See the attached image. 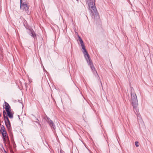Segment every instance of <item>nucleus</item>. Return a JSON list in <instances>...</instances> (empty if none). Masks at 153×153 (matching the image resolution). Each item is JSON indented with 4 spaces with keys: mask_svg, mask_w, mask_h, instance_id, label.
<instances>
[{
    "mask_svg": "<svg viewBox=\"0 0 153 153\" xmlns=\"http://www.w3.org/2000/svg\"><path fill=\"white\" fill-rule=\"evenodd\" d=\"M88 6V9L90 11V14L93 19H96L99 18V13L95 6V0H86Z\"/></svg>",
    "mask_w": 153,
    "mask_h": 153,
    "instance_id": "1",
    "label": "nucleus"
},
{
    "mask_svg": "<svg viewBox=\"0 0 153 153\" xmlns=\"http://www.w3.org/2000/svg\"><path fill=\"white\" fill-rule=\"evenodd\" d=\"M131 102L133 108L136 111L138 110V102L137 96L134 93H131Z\"/></svg>",
    "mask_w": 153,
    "mask_h": 153,
    "instance_id": "2",
    "label": "nucleus"
},
{
    "mask_svg": "<svg viewBox=\"0 0 153 153\" xmlns=\"http://www.w3.org/2000/svg\"><path fill=\"white\" fill-rule=\"evenodd\" d=\"M86 57H85L87 61L88 62V64L90 66V68L93 71V73L95 74L96 73L97 74V75L98 76V75L97 74V71L95 70V69L93 65V63L92 62L91 60L90 59V57L89 56V54H87V55H86Z\"/></svg>",
    "mask_w": 153,
    "mask_h": 153,
    "instance_id": "3",
    "label": "nucleus"
},
{
    "mask_svg": "<svg viewBox=\"0 0 153 153\" xmlns=\"http://www.w3.org/2000/svg\"><path fill=\"white\" fill-rule=\"evenodd\" d=\"M78 37L79 38V40L81 44L82 49L83 50L82 51L85 57H86V55L88 54L86 51V50L85 48V46L84 45V43L82 39L79 36H78Z\"/></svg>",
    "mask_w": 153,
    "mask_h": 153,
    "instance_id": "4",
    "label": "nucleus"
},
{
    "mask_svg": "<svg viewBox=\"0 0 153 153\" xmlns=\"http://www.w3.org/2000/svg\"><path fill=\"white\" fill-rule=\"evenodd\" d=\"M4 113L6 114L4 111V120L5 123V125L6 126L7 128L8 129H10V121L8 119V117L7 116H5L4 115Z\"/></svg>",
    "mask_w": 153,
    "mask_h": 153,
    "instance_id": "5",
    "label": "nucleus"
},
{
    "mask_svg": "<svg viewBox=\"0 0 153 153\" xmlns=\"http://www.w3.org/2000/svg\"><path fill=\"white\" fill-rule=\"evenodd\" d=\"M20 3H21V5H20V8L21 9L23 10H25L26 12L28 13V7L27 5L26 4H22V0H20Z\"/></svg>",
    "mask_w": 153,
    "mask_h": 153,
    "instance_id": "6",
    "label": "nucleus"
},
{
    "mask_svg": "<svg viewBox=\"0 0 153 153\" xmlns=\"http://www.w3.org/2000/svg\"><path fill=\"white\" fill-rule=\"evenodd\" d=\"M47 122L51 128H53L54 130H55V127L53 121L51 120H48Z\"/></svg>",
    "mask_w": 153,
    "mask_h": 153,
    "instance_id": "7",
    "label": "nucleus"
},
{
    "mask_svg": "<svg viewBox=\"0 0 153 153\" xmlns=\"http://www.w3.org/2000/svg\"><path fill=\"white\" fill-rule=\"evenodd\" d=\"M0 131L1 132V134L3 136L7 134L5 131V128L3 126H2L1 127Z\"/></svg>",
    "mask_w": 153,
    "mask_h": 153,
    "instance_id": "8",
    "label": "nucleus"
},
{
    "mask_svg": "<svg viewBox=\"0 0 153 153\" xmlns=\"http://www.w3.org/2000/svg\"><path fill=\"white\" fill-rule=\"evenodd\" d=\"M7 115L8 116V117L10 118H13V113L10 111V110H7V111H6Z\"/></svg>",
    "mask_w": 153,
    "mask_h": 153,
    "instance_id": "9",
    "label": "nucleus"
},
{
    "mask_svg": "<svg viewBox=\"0 0 153 153\" xmlns=\"http://www.w3.org/2000/svg\"><path fill=\"white\" fill-rule=\"evenodd\" d=\"M5 106L6 111H7H7L9 110L10 106L9 104L6 102H5Z\"/></svg>",
    "mask_w": 153,
    "mask_h": 153,
    "instance_id": "10",
    "label": "nucleus"
},
{
    "mask_svg": "<svg viewBox=\"0 0 153 153\" xmlns=\"http://www.w3.org/2000/svg\"><path fill=\"white\" fill-rule=\"evenodd\" d=\"M30 35L31 36H32L33 37H34L35 36H36L35 34L34 33V32L33 30H30Z\"/></svg>",
    "mask_w": 153,
    "mask_h": 153,
    "instance_id": "11",
    "label": "nucleus"
},
{
    "mask_svg": "<svg viewBox=\"0 0 153 153\" xmlns=\"http://www.w3.org/2000/svg\"><path fill=\"white\" fill-rule=\"evenodd\" d=\"M4 140L5 141L7 140L8 139V137L7 134L3 136Z\"/></svg>",
    "mask_w": 153,
    "mask_h": 153,
    "instance_id": "12",
    "label": "nucleus"
},
{
    "mask_svg": "<svg viewBox=\"0 0 153 153\" xmlns=\"http://www.w3.org/2000/svg\"><path fill=\"white\" fill-rule=\"evenodd\" d=\"M138 142H135V146L136 147H138L139 146V145H138Z\"/></svg>",
    "mask_w": 153,
    "mask_h": 153,
    "instance_id": "13",
    "label": "nucleus"
}]
</instances>
